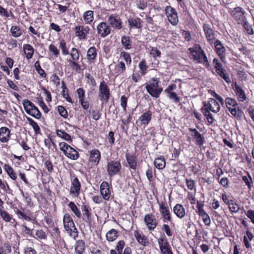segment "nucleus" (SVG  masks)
Instances as JSON below:
<instances>
[{
  "label": "nucleus",
  "instance_id": "obj_57",
  "mask_svg": "<svg viewBox=\"0 0 254 254\" xmlns=\"http://www.w3.org/2000/svg\"><path fill=\"white\" fill-rule=\"evenodd\" d=\"M37 240H47V235L46 232L42 229L37 230L35 232V237H34Z\"/></svg>",
  "mask_w": 254,
  "mask_h": 254
},
{
  "label": "nucleus",
  "instance_id": "obj_42",
  "mask_svg": "<svg viewBox=\"0 0 254 254\" xmlns=\"http://www.w3.org/2000/svg\"><path fill=\"white\" fill-rule=\"evenodd\" d=\"M68 207L74 214V216L78 219L80 215L81 211L76 204L73 201H69L68 204Z\"/></svg>",
  "mask_w": 254,
  "mask_h": 254
},
{
  "label": "nucleus",
  "instance_id": "obj_54",
  "mask_svg": "<svg viewBox=\"0 0 254 254\" xmlns=\"http://www.w3.org/2000/svg\"><path fill=\"white\" fill-rule=\"evenodd\" d=\"M59 48L62 50V53L63 55H69V50L67 46L66 43L64 39H62L60 41Z\"/></svg>",
  "mask_w": 254,
  "mask_h": 254
},
{
  "label": "nucleus",
  "instance_id": "obj_55",
  "mask_svg": "<svg viewBox=\"0 0 254 254\" xmlns=\"http://www.w3.org/2000/svg\"><path fill=\"white\" fill-rule=\"evenodd\" d=\"M57 135L58 136L64 139L66 141L70 142L72 141V139L70 135L64 130L57 129Z\"/></svg>",
  "mask_w": 254,
  "mask_h": 254
},
{
  "label": "nucleus",
  "instance_id": "obj_29",
  "mask_svg": "<svg viewBox=\"0 0 254 254\" xmlns=\"http://www.w3.org/2000/svg\"><path fill=\"white\" fill-rule=\"evenodd\" d=\"M10 130L6 127H0V142L7 143L10 139Z\"/></svg>",
  "mask_w": 254,
  "mask_h": 254
},
{
  "label": "nucleus",
  "instance_id": "obj_47",
  "mask_svg": "<svg viewBox=\"0 0 254 254\" xmlns=\"http://www.w3.org/2000/svg\"><path fill=\"white\" fill-rule=\"evenodd\" d=\"M3 168L9 177L12 180L15 181L17 179V176L13 169L8 164H5Z\"/></svg>",
  "mask_w": 254,
  "mask_h": 254
},
{
  "label": "nucleus",
  "instance_id": "obj_45",
  "mask_svg": "<svg viewBox=\"0 0 254 254\" xmlns=\"http://www.w3.org/2000/svg\"><path fill=\"white\" fill-rule=\"evenodd\" d=\"M121 42L126 50H130L132 48V41L129 36H122Z\"/></svg>",
  "mask_w": 254,
  "mask_h": 254
},
{
  "label": "nucleus",
  "instance_id": "obj_36",
  "mask_svg": "<svg viewBox=\"0 0 254 254\" xmlns=\"http://www.w3.org/2000/svg\"><path fill=\"white\" fill-rule=\"evenodd\" d=\"M75 252L76 254H83L85 250V242L82 240L76 241L74 245Z\"/></svg>",
  "mask_w": 254,
  "mask_h": 254
},
{
  "label": "nucleus",
  "instance_id": "obj_5",
  "mask_svg": "<svg viewBox=\"0 0 254 254\" xmlns=\"http://www.w3.org/2000/svg\"><path fill=\"white\" fill-rule=\"evenodd\" d=\"M225 102L226 107L231 114L237 118V119L239 120H241L244 115V113L239 108L237 109V103L236 100L232 98H227Z\"/></svg>",
  "mask_w": 254,
  "mask_h": 254
},
{
  "label": "nucleus",
  "instance_id": "obj_24",
  "mask_svg": "<svg viewBox=\"0 0 254 254\" xmlns=\"http://www.w3.org/2000/svg\"><path fill=\"white\" fill-rule=\"evenodd\" d=\"M203 108H207L209 110L214 113H217L219 111L220 106L216 100L210 98L208 102H203Z\"/></svg>",
  "mask_w": 254,
  "mask_h": 254
},
{
  "label": "nucleus",
  "instance_id": "obj_38",
  "mask_svg": "<svg viewBox=\"0 0 254 254\" xmlns=\"http://www.w3.org/2000/svg\"><path fill=\"white\" fill-rule=\"evenodd\" d=\"M51 235L54 240L59 241L60 243H64L65 244L64 240L61 238V232L57 226H54L52 227V231Z\"/></svg>",
  "mask_w": 254,
  "mask_h": 254
},
{
  "label": "nucleus",
  "instance_id": "obj_41",
  "mask_svg": "<svg viewBox=\"0 0 254 254\" xmlns=\"http://www.w3.org/2000/svg\"><path fill=\"white\" fill-rule=\"evenodd\" d=\"M118 236V231L115 229H112L106 233V238L108 241L111 242L115 241Z\"/></svg>",
  "mask_w": 254,
  "mask_h": 254
},
{
  "label": "nucleus",
  "instance_id": "obj_50",
  "mask_svg": "<svg viewBox=\"0 0 254 254\" xmlns=\"http://www.w3.org/2000/svg\"><path fill=\"white\" fill-rule=\"evenodd\" d=\"M139 72L141 75H145L147 72L148 65L145 59H143L138 64Z\"/></svg>",
  "mask_w": 254,
  "mask_h": 254
},
{
  "label": "nucleus",
  "instance_id": "obj_11",
  "mask_svg": "<svg viewBox=\"0 0 254 254\" xmlns=\"http://www.w3.org/2000/svg\"><path fill=\"white\" fill-rule=\"evenodd\" d=\"M157 242L161 254H173L172 248L164 234L157 239Z\"/></svg>",
  "mask_w": 254,
  "mask_h": 254
},
{
  "label": "nucleus",
  "instance_id": "obj_34",
  "mask_svg": "<svg viewBox=\"0 0 254 254\" xmlns=\"http://www.w3.org/2000/svg\"><path fill=\"white\" fill-rule=\"evenodd\" d=\"M126 71V66L124 62L118 61L115 65L113 69V73L116 76H119L125 73Z\"/></svg>",
  "mask_w": 254,
  "mask_h": 254
},
{
  "label": "nucleus",
  "instance_id": "obj_21",
  "mask_svg": "<svg viewBox=\"0 0 254 254\" xmlns=\"http://www.w3.org/2000/svg\"><path fill=\"white\" fill-rule=\"evenodd\" d=\"M126 159L129 169L135 171L137 167V156L135 153H126Z\"/></svg>",
  "mask_w": 254,
  "mask_h": 254
},
{
  "label": "nucleus",
  "instance_id": "obj_37",
  "mask_svg": "<svg viewBox=\"0 0 254 254\" xmlns=\"http://www.w3.org/2000/svg\"><path fill=\"white\" fill-rule=\"evenodd\" d=\"M166 160L163 156H159L154 161L155 167L158 170H163L166 166Z\"/></svg>",
  "mask_w": 254,
  "mask_h": 254
},
{
  "label": "nucleus",
  "instance_id": "obj_8",
  "mask_svg": "<svg viewBox=\"0 0 254 254\" xmlns=\"http://www.w3.org/2000/svg\"><path fill=\"white\" fill-rule=\"evenodd\" d=\"M71 185L69 190L70 196L73 197H77L81 189V184L77 177L75 175L70 176Z\"/></svg>",
  "mask_w": 254,
  "mask_h": 254
},
{
  "label": "nucleus",
  "instance_id": "obj_58",
  "mask_svg": "<svg viewBox=\"0 0 254 254\" xmlns=\"http://www.w3.org/2000/svg\"><path fill=\"white\" fill-rule=\"evenodd\" d=\"M149 49L150 50V55L154 59H156L157 58L161 57V53L156 47L150 46Z\"/></svg>",
  "mask_w": 254,
  "mask_h": 254
},
{
  "label": "nucleus",
  "instance_id": "obj_32",
  "mask_svg": "<svg viewBox=\"0 0 254 254\" xmlns=\"http://www.w3.org/2000/svg\"><path fill=\"white\" fill-rule=\"evenodd\" d=\"M173 213L180 219L183 218L186 214V210L181 204H176L173 208Z\"/></svg>",
  "mask_w": 254,
  "mask_h": 254
},
{
  "label": "nucleus",
  "instance_id": "obj_43",
  "mask_svg": "<svg viewBox=\"0 0 254 254\" xmlns=\"http://www.w3.org/2000/svg\"><path fill=\"white\" fill-rule=\"evenodd\" d=\"M29 125L32 127L36 135L41 134V129L38 124L30 117H26Z\"/></svg>",
  "mask_w": 254,
  "mask_h": 254
},
{
  "label": "nucleus",
  "instance_id": "obj_26",
  "mask_svg": "<svg viewBox=\"0 0 254 254\" xmlns=\"http://www.w3.org/2000/svg\"><path fill=\"white\" fill-rule=\"evenodd\" d=\"M233 89L234 90L238 99L239 101L244 102L247 98L245 91L236 82L232 84Z\"/></svg>",
  "mask_w": 254,
  "mask_h": 254
},
{
  "label": "nucleus",
  "instance_id": "obj_1",
  "mask_svg": "<svg viewBox=\"0 0 254 254\" xmlns=\"http://www.w3.org/2000/svg\"><path fill=\"white\" fill-rule=\"evenodd\" d=\"M190 52L189 57L196 63L202 64L206 66L209 65L207 57L200 45L194 44L188 49Z\"/></svg>",
  "mask_w": 254,
  "mask_h": 254
},
{
  "label": "nucleus",
  "instance_id": "obj_9",
  "mask_svg": "<svg viewBox=\"0 0 254 254\" xmlns=\"http://www.w3.org/2000/svg\"><path fill=\"white\" fill-rule=\"evenodd\" d=\"M110 89L107 83L104 81L102 80L100 82L99 87V95L98 96L100 100L103 103L108 102L110 97Z\"/></svg>",
  "mask_w": 254,
  "mask_h": 254
},
{
  "label": "nucleus",
  "instance_id": "obj_52",
  "mask_svg": "<svg viewBox=\"0 0 254 254\" xmlns=\"http://www.w3.org/2000/svg\"><path fill=\"white\" fill-rule=\"evenodd\" d=\"M10 32L12 36L15 38H18L22 35V31L18 26L13 25L11 27Z\"/></svg>",
  "mask_w": 254,
  "mask_h": 254
},
{
  "label": "nucleus",
  "instance_id": "obj_46",
  "mask_svg": "<svg viewBox=\"0 0 254 254\" xmlns=\"http://www.w3.org/2000/svg\"><path fill=\"white\" fill-rule=\"evenodd\" d=\"M11 252V246L9 242H4L2 246H0V254H10Z\"/></svg>",
  "mask_w": 254,
  "mask_h": 254
},
{
  "label": "nucleus",
  "instance_id": "obj_12",
  "mask_svg": "<svg viewBox=\"0 0 254 254\" xmlns=\"http://www.w3.org/2000/svg\"><path fill=\"white\" fill-rule=\"evenodd\" d=\"M106 168L108 175L112 177L120 172L122 165L119 160H110L107 163Z\"/></svg>",
  "mask_w": 254,
  "mask_h": 254
},
{
  "label": "nucleus",
  "instance_id": "obj_3",
  "mask_svg": "<svg viewBox=\"0 0 254 254\" xmlns=\"http://www.w3.org/2000/svg\"><path fill=\"white\" fill-rule=\"evenodd\" d=\"M63 221L65 230L70 237L75 240L78 237V232L71 215L68 213H65L63 216Z\"/></svg>",
  "mask_w": 254,
  "mask_h": 254
},
{
  "label": "nucleus",
  "instance_id": "obj_10",
  "mask_svg": "<svg viewBox=\"0 0 254 254\" xmlns=\"http://www.w3.org/2000/svg\"><path fill=\"white\" fill-rule=\"evenodd\" d=\"M177 88L176 84L171 83L164 91L167 97L175 103H179L181 100V97L175 91Z\"/></svg>",
  "mask_w": 254,
  "mask_h": 254
},
{
  "label": "nucleus",
  "instance_id": "obj_25",
  "mask_svg": "<svg viewBox=\"0 0 254 254\" xmlns=\"http://www.w3.org/2000/svg\"><path fill=\"white\" fill-rule=\"evenodd\" d=\"M97 58V49L94 46L90 47L86 53L87 62L89 64H94Z\"/></svg>",
  "mask_w": 254,
  "mask_h": 254
},
{
  "label": "nucleus",
  "instance_id": "obj_4",
  "mask_svg": "<svg viewBox=\"0 0 254 254\" xmlns=\"http://www.w3.org/2000/svg\"><path fill=\"white\" fill-rule=\"evenodd\" d=\"M81 212L79 216L78 219H82L86 225L91 228L94 224V216L91 209L88 205L82 203L80 207Z\"/></svg>",
  "mask_w": 254,
  "mask_h": 254
},
{
  "label": "nucleus",
  "instance_id": "obj_44",
  "mask_svg": "<svg viewBox=\"0 0 254 254\" xmlns=\"http://www.w3.org/2000/svg\"><path fill=\"white\" fill-rule=\"evenodd\" d=\"M15 213L17 215L19 219L26 220L27 221H31V218L27 215V213L25 212L24 210L22 209L21 210L18 208L15 210Z\"/></svg>",
  "mask_w": 254,
  "mask_h": 254
},
{
  "label": "nucleus",
  "instance_id": "obj_27",
  "mask_svg": "<svg viewBox=\"0 0 254 254\" xmlns=\"http://www.w3.org/2000/svg\"><path fill=\"white\" fill-rule=\"evenodd\" d=\"M133 235L137 243L140 245L146 246L148 244V239L142 232L136 230L134 231Z\"/></svg>",
  "mask_w": 254,
  "mask_h": 254
},
{
  "label": "nucleus",
  "instance_id": "obj_13",
  "mask_svg": "<svg viewBox=\"0 0 254 254\" xmlns=\"http://www.w3.org/2000/svg\"><path fill=\"white\" fill-rule=\"evenodd\" d=\"M165 13L169 22L174 26L179 23V17L176 10L170 5H167L165 8Z\"/></svg>",
  "mask_w": 254,
  "mask_h": 254
},
{
  "label": "nucleus",
  "instance_id": "obj_64",
  "mask_svg": "<svg viewBox=\"0 0 254 254\" xmlns=\"http://www.w3.org/2000/svg\"><path fill=\"white\" fill-rule=\"evenodd\" d=\"M49 50L51 53H52L56 58L60 56V51L58 48L53 44H51L49 46Z\"/></svg>",
  "mask_w": 254,
  "mask_h": 254
},
{
  "label": "nucleus",
  "instance_id": "obj_20",
  "mask_svg": "<svg viewBox=\"0 0 254 254\" xmlns=\"http://www.w3.org/2000/svg\"><path fill=\"white\" fill-rule=\"evenodd\" d=\"M189 130L191 132L190 135L194 140L195 143L199 146H202L205 142L203 135L195 128H189Z\"/></svg>",
  "mask_w": 254,
  "mask_h": 254
},
{
  "label": "nucleus",
  "instance_id": "obj_18",
  "mask_svg": "<svg viewBox=\"0 0 254 254\" xmlns=\"http://www.w3.org/2000/svg\"><path fill=\"white\" fill-rule=\"evenodd\" d=\"M245 12L240 7L235 8L231 11V14L239 24H242L246 20L245 15Z\"/></svg>",
  "mask_w": 254,
  "mask_h": 254
},
{
  "label": "nucleus",
  "instance_id": "obj_35",
  "mask_svg": "<svg viewBox=\"0 0 254 254\" xmlns=\"http://www.w3.org/2000/svg\"><path fill=\"white\" fill-rule=\"evenodd\" d=\"M23 52L27 60L31 59L34 54V48L29 44H24L23 45Z\"/></svg>",
  "mask_w": 254,
  "mask_h": 254
},
{
  "label": "nucleus",
  "instance_id": "obj_39",
  "mask_svg": "<svg viewBox=\"0 0 254 254\" xmlns=\"http://www.w3.org/2000/svg\"><path fill=\"white\" fill-rule=\"evenodd\" d=\"M83 18L86 24H91L94 20V11L91 10L85 11L83 14Z\"/></svg>",
  "mask_w": 254,
  "mask_h": 254
},
{
  "label": "nucleus",
  "instance_id": "obj_48",
  "mask_svg": "<svg viewBox=\"0 0 254 254\" xmlns=\"http://www.w3.org/2000/svg\"><path fill=\"white\" fill-rule=\"evenodd\" d=\"M70 58L67 59V61H78L80 58V52L76 48H72L69 54Z\"/></svg>",
  "mask_w": 254,
  "mask_h": 254
},
{
  "label": "nucleus",
  "instance_id": "obj_17",
  "mask_svg": "<svg viewBox=\"0 0 254 254\" xmlns=\"http://www.w3.org/2000/svg\"><path fill=\"white\" fill-rule=\"evenodd\" d=\"M97 34L101 38H105L111 32V26L106 22H101L97 26Z\"/></svg>",
  "mask_w": 254,
  "mask_h": 254
},
{
  "label": "nucleus",
  "instance_id": "obj_49",
  "mask_svg": "<svg viewBox=\"0 0 254 254\" xmlns=\"http://www.w3.org/2000/svg\"><path fill=\"white\" fill-rule=\"evenodd\" d=\"M162 221L164 223L169 222L174 225L170 210L166 212L160 213Z\"/></svg>",
  "mask_w": 254,
  "mask_h": 254
},
{
  "label": "nucleus",
  "instance_id": "obj_28",
  "mask_svg": "<svg viewBox=\"0 0 254 254\" xmlns=\"http://www.w3.org/2000/svg\"><path fill=\"white\" fill-rule=\"evenodd\" d=\"M110 25L114 28L118 30L122 28V22L120 18L117 15L111 14L108 18Z\"/></svg>",
  "mask_w": 254,
  "mask_h": 254
},
{
  "label": "nucleus",
  "instance_id": "obj_56",
  "mask_svg": "<svg viewBox=\"0 0 254 254\" xmlns=\"http://www.w3.org/2000/svg\"><path fill=\"white\" fill-rule=\"evenodd\" d=\"M34 66L41 77L45 78L47 76L45 70L42 68L40 65L39 61H37L35 63Z\"/></svg>",
  "mask_w": 254,
  "mask_h": 254
},
{
  "label": "nucleus",
  "instance_id": "obj_22",
  "mask_svg": "<svg viewBox=\"0 0 254 254\" xmlns=\"http://www.w3.org/2000/svg\"><path fill=\"white\" fill-rule=\"evenodd\" d=\"M203 203L201 201H197L196 207L198 209V214L201 217L204 223L206 225H209L210 224V219L209 215L205 212L203 209Z\"/></svg>",
  "mask_w": 254,
  "mask_h": 254
},
{
  "label": "nucleus",
  "instance_id": "obj_53",
  "mask_svg": "<svg viewBox=\"0 0 254 254\" xmlns=\"http://www.w3.org/2000/svg\"><path fill=\"white\" fill-rule=\"evenodd\" d=\"M215 50L219 56L221 61H222V44L219 40H216L214 43Z\"/></svg>",
  "mask_w": 254,
  "mask_h": 254
},
{
  "label": "nucleus",
  "instance_id": "obj_62",
  "mask_svg": "<svg viewBox=\"0 0 254 254\" xmlns=\"http://www.w3.org/2000/svg\"><path fill=\"white\" fill-rule=\"evenodd\" d=\"M242 24L243 25V27L245 29L247 34L249 35H252L254 34V31L252 26L247 21H246V20L245 21V22H244V23H243Z\"/></svg>",
  "mask_w": 254,
  "mask_h": 254
},
{
  "label": "nucleus",
  "instance_id": "obj_61",
  "mask_svg": "<svg viewBox=\"0 0 254 254\" xmlns=\"http://www.w3.org/2000/svg\"><path fill=\"white\" fill-rule=\"evenodd\" d=\"M120 58H123L127 65H130L131 63V58L129 53L123 51L120 53Z\"/></svg>",
  "mask_w": 254,
  "mask_h": 254
},
{
  "label": "nucleus",
  "instance_id": "obj_14",
  "mask_svg": "<svg viewBox=\"0 0 254 254\" xmlns=\"http://www.w3.org/2000/svg\"><path fill=\"white\" fill-rule=\"evenodd\" d=\"M144 222L148 230L151 232L153 231L158 225L157 220L152 213L145 215Z\"/></svg>",
  "mask_w": 254,
  "mask_h": 254
},
{
  "label": "nucleus",
  "instance_id": "obj_23",
  "mask_svg": "<svg viewBox=\"0 0 254 254\" xmlns=\"http://www.w3.org/2000/svg\"><path fill=\"white\" fill-rule=\"evenodd\" d=\"M152 115V112L150 110L144 112L138 118L139 126L145 127L147 126L151 120Z\"/></svg>",
  "mask_w": 254,
  "mask_h": 254
},
{
  "label": "nucleus",
  "instance_id": "obj_31",
  "mask_svg": "<svg viewBox=\"0 0 254 254\" xmlns=\"http://www.w3.org/2000/svg\"><path fill=\"white\" fill-rule=\"evenodd\" d=\"M127 22L130 29H140L142 27L143 21L139 17L129 18Z\"/></svg>",
  "mask_w": 254,
  "mask_h": 254
},
{
  "label": "nucleus",
  "instance_id": "obj_63",
  "mask_svg": "<svg viewBox=\"0 0 254 254\" xmlns=\"http://www.w3.org/2000/svg\"><path fill=\"white\" fill-rule=\"evenodd\" d=\"M161 229L167 236L172 237L173 235V232L169 225L164 223L162 226Z\"/></svg>",
  "mask_w": 254,
  "mask_h": 254
},
{
  "label": "nucleus",
  "instance_id": "obj_60",
  "mask_svg": "<svg viewBox=\"0 0 254 254\" xmlns=\"http://www.w3.org/2000/svg\"><path fill=\"white\" fill-rule=\"evenodd\" d=\"M20 191L21 193L22 194L23 197L24 198L26 205L30 207H33L34 206V204L29 193L28 192L24 193L22 190H21Z\"/></svg>",
  "mask_w": 254,
  "mask_h": 254
},
{
  "label": "nucleus",
  "instance_id": "obj_15",
  "mask_svg": "<svg viewBox=\"0 0 254 254\" xmlns=\"http://www.w3.org/2000/svg\"><path fill=\"white\" fill-rule=\"evenodd\" d=\"M100 192L103 198L105 200L108 201L111 197L113 188L108 182L103 181L100 186Z\"/></svg>",
  "mask_w": 254,
  "mask_h": 254
},
{
  "label": "nucleus",
  "instance_id": "obj_59",
  "mask_svg": "<svg viewBox=\"0 0 254 254\" xmlns=\"http://www.w3.org/2000/svg\"><path fill=\"white\" fill-rule=\"evenodd\" d=\"M0 216L2 220L5 222H9L11 220L12 216L5 210L0 208Z\"/></svg>",
  "mask_w": 254,
  "mask_h": 254
},
{
  "label": "nucleus",
  "instance_id": "obj_19",
  "mask_svg": "<svg viewBox=\"0 0 254 254\" xmlns=\"http://www.w3.org/2000/svg\"><path fill=\"white\" fill-rule=\"evenodd\" d=\"M74 30L75 35L78 37V39L84 40L86 39L90 28L88 26L77 25L75 26Z\"/></svg>",
  "mask_w": 254,
  "mask_h": 254
},
{
  "label": "nucleus",
  "instance_id": "obj_16",
  "mask_svg": "<svg viewBox=\"0 0 254 254\" xmlns=\"http://www.w3.org/2000/svg\"><path fill=\"white\" fill-rule=\"evenodd\" d=\"M88 162L91 166H97L101 159L100 151L98 149H93L88 151Z\"/></svg>",
  "mask_w": 254,
  "mask_h": 254
},
{
  "label": "nucleus",
  "instance_id": "obj_2",
  "mask_svg": "<svg viewBox=\"0 0 254 254\" xmlns=\"http://www.w3.org/2000/svg\"><path fill=\"white\" fill-rule=\"evenodd\" d=\"M159 78H151L148 82L145 83V89L147 93L153 98H158L163 91V88Z\"/></svg>",
  "mask_w": 254,
  "mask_h": 254
},
{
  "label": "nucleus",
  "instance_id": "obj_6",
  "mask_svg": "<svg viewBox=\"0 0 254 254\" xmlns=\"http://www.w3.org/2000/svg\"><path fill=\"white\" fill-rule=\"evenodd\" d=\"M59 147L61 151L68 158L73 160H76L79 157L78 152L65 142L59 143Z\"/></svg>",
  "mask_w": 254,
  "mask_h": 254
},
{
  "label": "nucleus",
  "instance_id": "obj_33",
  "mask_svg": "<svg viewBox=\"0 0 254 254\" xmlns=\"http://www.w3.org/2000/svg\"><path fill=\"white\" fill-rule=\"evenodd\" d=\"M223 202L228 206L231 212H237L239 211V206L233 200H229L224 194H223Z\"/></svg>",
  "mask_w": 254,
  "mask_h": 254
},
{
  "label": "nucleus",
  "instance_id": "obj_40",
  "mask_svg": "<svg viewBox=\"0 0 254 254\" xmlns=\"http://www.w3.org/2000/svg\"><path fill=\"white\" fill-rule=\"evenodd\" d=\"M68 63V66L76 73H80L82 70L81 66L78 63V61H67Z\"/></svg>",
  "mask_w": 254,
  "mask_h": 254
},
{
  "label": "nucleus",
  "instance_id": "obj_30",
  "mask_svg": "<svg viewBox=\"0 0 254 254\" xmlns=\"http://www.w3.org/2000/svg\"><path fill=\"white\" fill-rule=\"evenodd\" d=\"M203 30L207 41L210 43H212V41L214 39V35L213 30L211 28V25L209 24H204L203 25Z\"/></svg>",
  "mask_w": 254,
  "mask_h": 254
},
{
  "label": "nucleus",
  "instance_id": "obj_7",
  "mask_svg": "<svg viewBox=\"0 0 254 254\" xmlns=\"http://www.w3.org/2000/svg\"><path fill=\"white\" fill-rule=\"evenodd\" d=\"M22 104L25 112L30 116L37 119H40L42 115L38 108L28 99L23 100Z\"/></svg>",
  "mask_w": 254,
  "mask_h": 254
},
{
  "label": "nucleus",
  "instance_id": "obj_51",
  "mask_svg": "<svg viewBox=\"0 0 254 254\" xmlns=\"http://www.w3.org/2000/svg\"><path fill=\"white\" fill-rule=\"evenodd\" d=\"M201 111L206 117V119L209 124H212L214 123V119L212 117V114L210 113V110L207 109V108L202 107L201 109Z\"/></svg>",
  "mask_w": 254,
  "mask_h": 254
}]
</instances>
